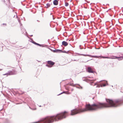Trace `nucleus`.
<instances>
[{
    "label": "nucleus",
    "instance_id": "f257e3e1",
    "mask_svg": "<svg viewBox=\"0 0 123 123\" xmlns=\"http://www.w3.org/2000/svg\"><path fill=\"white\" fill-rule=\"evenodd\" d=\"M108 104L106 103H98L92 105L90 104H86L85 108H76L71 111V115H73L81 112L95 110L97 109L110 107H116L123 103V100L118 99L113 101L109 99H106Z\"/></svg>",
    "mask_w": 123,
    "mask_h": 123
},
{
    "label": "nucleus",
    "instance_id": "f03ea898",
    "mask_svg": "<svg viewBox=\"0 0 123 123\" xmlns=\"http://www.w3.org/2000/svg\"><path fill=\"white\" fill-rule=\"evenodd\" d=\"M102 57L103 58H109V59H118V58H120V57H118L117 56H111L110 57Z\"/></svg>",
    "mask_w": 123,
    "mask_h": 123
},
{
    "label": "nucleus",
    "instance_id": "7ed1b4c3",
    "mask_svg": "<svg viewBox=\"0 0 123 123\" xmlns=\"http://www.w3.org/2000/svg\"><path fill=\"white\" fill-rule=\"evenodd\" d=\"M87 71L89 73H93L94 72L93 70L90 67L88 68Z\"/></svg>",
    "mask_w": 123,
    "mask_h": 123
},
{
    "label": "nucleus",
    "instance_id": "20e7f679",
    "mask_svg": "<svg viewBox=\"0 0 123 123\" xmlns=\"http://www.w3.org/2000/svg\"><path fill=\"white\" fill-rule=\"evenodd\" d=\"M48 63L49 65H51L52 66L55 64L54 62L51 61H49L47 62Z\"/></svg>",
    "mask_w": 123,
    "mask_h": 123
},
{
    "label": "nucleus",
    "instance_id": "39448f33",
    "mask_svg": "<svg viewBox=\"0 0 123 123\" xmlns=\"http://www.w3.org/2000/svg\"><path fill=\"white\" fill-rule=\"evenodd\" d=\"M68 43L65 41H63L62 42V45L65 46H67L68 44Z\"/></svg>",
    "mask_w": 123,
    "mask_h": 123
},
{
    "label": "nucleus",
    "instance_id": "423d86ee",
    "mask_svg": "<svg viewBox=\"0 0 123 123\" xmlns=\"http://www.w3.org/2000/svg\"><path fill=\"white\" fill-rule=\"evenodd\" d=\"M53 4L55 5H57L58 4V1L56 0H55L53 2Z\"/></svg>",
    "mask_w": 123,
    "mask_h": 123
},
{
    "label": "nucleus",
    "instance_id": "0eeeda50",
    "mask_svg": "<svg viewBox=\"0 0 123 123\" xmlns=\"http://www.w3.org/2000/svg\"><path fill=\"white\" fill-rule=\"evenodd\" d=\"M14 74V73L13 71H10L8 73V75H12Z\"/></svg>",
    "mask_w": 123,
    "mask_h": 123
},
{
    "label": "nucleus",
    "instance_id": "6e6552de",
    "mask_svg": "<svg viewBox=\"0 0 123 123\" xmlns=\"http://www.w3.org/2000/svg\"><path fill=\"white\" fill-rule=\"evenodd\" d=\"M50 6V4L47 3L46 4V5L45 7H46L47 8L49 7Z\"/></svg>",
    "mask_w": 123,
    "mask_h": 123
},
{
    "label": "nucleus",
    "instance_id": "1a4fd4ad",
    "mask_svg": "<svg viewBox=\"0 0 123 123\" xmlns=\"http://www.w3.org/2000/svg\"><path fill=\"white\" fill-rule=\"evenodd\" d=\"M62 52V50L59 49L56 50L55 51V52Z\"/></svg>",
    "mask_w": 123,
    "mask_h": 123
},
{
    "label": "nucleus",
    "instance_id": "9d476101",
    "mask_svg": "<svg viewBox=\"0 0 123 123\" xmlns=\"http://www.w3.org/2000/svg\"><path fill=\"white\" fill-rule=\"evenodd\" d=\"M65 6H68L69 5V4L67 2H66L65 3Z\"/></svg>",
    "mask_w": 123,
    "mask_h": 123
},
{
    "label": "nucleus",
    "instance_id": "9b49d317",
    "mask_svg": "<svg viewBox=\"0 0 123 123\" xmlns=\"http://www.w3.org/2000/svg\"><path fill=\"white\" fill-rule=\"evenodd\" d=\"M101 87H104V86H106V85L105 84H102L101 85Z\"/></svg>",
    "mask_w": 123,
    "mask_h": 123
},
{
    "label": "nucleus",
    "instance_id": "f8f14e48",
    "mask_svg": "<svg viewBox=\"0 0 123 123\" xmlns=\"http://www.w3.org/2000/svg\"><path fill=\"white\" fill-rule=\"evenodd\" d=\"M48 67H49L50 68L52 67V66L51 65H46Z\"/></svg>",
    "mask_w": 123,
    "mask_h": 123
},
{
    "label": "nucleus",
    "instance_id": "ddd939ff",
    "mask_svg": "<svg viewBox=\"0 0 123 123\" xmlns=\"http://www.w3.org/2000/svg\"><path fill=\"white\" fill-rule=\"evenodd\" d=\"M9 24L11 26H14V25H13L12 24L10 23Z\"/></svg>",
    "mask_w": 123,
    "mask_h": 123
},
{
    "label": "nucleus",
    "instance_id": "4468645a",
    "mask_svg": "<svg viewBox=\"0 0 123 123\" xmlns=\"http://www.w3.org/2000/svg\"><path fill=\"white\" fill-rule=\"evenodd\" d=\"M34 43L35 44H36V45H39V46H40V45L39 44H38L37 43L35 42V43Z\"/></svg>",
    "mask_w": 123,
    "mask_h": 123
},
{
    "label": "nucleus",
    "instance_id": "2eb2a0df",
    "mask_svg": "<svg viewBox=\"0 0 123 123\" xmlns=\"http://www.w3.org/2000/svg\"><path fill=\"white\" fill-rule=\"evenodd\" d=\"M92 57H95V58H97V56H93Z\"/></svg>",
    "mask_w": 123,
    "mask_h": 123
},
{
    "label": "nucleus",
    "instance_id": "dca6fc26",
    "mask_svg": "<svg viewBox=\"0 0 123 123\" xmlns=\"http://www.w3.org/2000/svg\"><path fill=\"white\" fill-rule=\"evenodd\" d=\"M121 57V58H122L123 59V56H121V57Z\"/></svg>",
    "mask_w": 123,
    "mask_h": 123
},
{
    "label": "nucleus",
    "instance_id": "f3484780",
    "mask_svg": "<svg viewBox=\"0 0 123 123\" xmlns=\"http://www.w3.org/2000/svg\"><path fill=\"white\" fill-rule=\"evenodd\" d=\"M24 93V92H23L22 93H21V94H23Z\"/></svg>",
    "mask_w": 123,
    "mask_h": 123
},
{
    "label": "nucleus",
    "instance_id": "a211bd4d",
    "mask_svg": "<svg viewBox=\"0 0 123 123\" xmlns=\"http://www.w3.org/2000/svg\"><path fill=\"white\" fill-rule=\"evenodd\" d=\"M70 40H69L68 41H70Z\"/></svg>",
    "mask_w": 123,
    "mask_h": 123
}]
</instances>
